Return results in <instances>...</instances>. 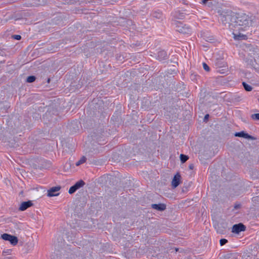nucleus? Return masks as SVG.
I'll return each mask as SVG.
<instances>
[{
	"mask_svg": "<svg viewBox=\"0 0 259 259\" xmlns=\"http://www.w3.org/2000/svg\"><path fill=\"white\" fill-rule=\"evenodd\" d=\"M235 136L238 137H242V138L247 139H251V140L254 139V138L253 137L249 135L247 133H245L243 131L238 132V133H236L235 134Z\"/></svg>",
	"mask_w": 259,
	"mask_h": 259,
	"instance_id": "obj_10",
	"label": "nucleus"
},
{
	"mask_svg": "<svg viewBox=\"0 0 259 259\" xmlns=\"http://www.w3.org/2000/svg\"><path fill=\"white\" fill-rule=\"evenodd\" d=\"M61 187L60 186L53 187L47 191V196L49 197L57 196L59 195L58 192Z\"/></svg>",
	"mask_w": 259,
	"mask_h": 259,
	"instance_id": "obj_4",
	"label": "nucleus"
},
{
	"mask_svg": "<svg viewBox=\"0 0 259 259\" xmlns=\"http://www.w3.org/2000/svg\"><path fill=\"white\" fill-rule=\"evenodd\" d=\"M12 252V249H7L6 250H4L3 251L2 254L3 255H10L11 254Z\"/></svg>",
	"mask_w": 259,
	"mask_h": 259,
	"instance_id": "obj_19",
	"label": "nucleus"
},
{
	"mask_svg": "<svg viewBox=\"0 0 259 259\" xmlns=\"http://www.w3.org/2000/svg\"><path fill=\"white\" fill-rule=\"evenodd\" d=\"M252 119L255 120H259V113L253 114L251 115Z\"/></svg>",
	"mask_w": 259,
	"mask_h": 259,
	"instance_id": "obj_18",
	"label": "nucleus"
},
{
	"mask_svg": "<svg viewBox=\"0 0 259 259\" xmlns=\"http://www.w3.org/2000/svg\"><path fill=\"white\" fill-rule=\"evenodd\" d=\"M190 28L184 24L180 22H178L177 24V30L180 33H188L190 31Z\"/></svg>",
	"mask_w": 259,
	"mask_h": 259,
	"instance_id": "obj_3",
	"label": "nucleus"
},
{
	"mask_svg": "<svg viewBox=\"0 0 259 259\" xmlns=\"http://www.w3.org/2000/svg\"><path fill=\"white\" fill-rule=\"evenodd\" d=\"M50 78H49V79H48V82H50Z\"/></svg>",
	"mask_w": 259,
	"mask_h": 259,
	"instance_id": "obj_27",
	"label": "nucleus"
},
{
	"mask_svg": "<svg viewBox=\"0 0 259 259\" xmlns=\"http://www.w3.org/2000/svg\"><path fill=\"white\" fill-rule=\"evenodd\" d=\"M151 207L159 211H163L166 209V205L164 203L152 204Z\"/></svg>",
	"mask_w": 259,
	"mask_h": 259,
	"instance_id": "obj_11",
	"label": "nucleus"
},
{
	"mask_svg": "<svg viewBox=\"0 0 259 259\" xmlns=\"http://www.w3.org/2000/svg\"><path fill=\"white\" fill-rule=\"evenodd\" d=\"M233 16L232 17L230 15H223L222 16V21L226 24L229 20H231L233 22Z\"/></svg>",
	"mask_w": 259,
	"mask_h": 259,
	"instance_id": "obj_12",
	"label": "nucleus"
},
{
	"mask_svg": "<svg viewBox=\"0 0 259 259\" xmlns=\"http://www.w3.org/2000/svg\"><path fill=\"white\" fill-rule=\"evenodd\" d=\"M36 77L34 76H29L27 78L26 81L27 82H33L35 81Z\"/></svg>",
	"mask_w": 259,
	"mask_h": 259,
	"instance_id": "obj_16",
	"label": "nucleus"
},
{
	"mask_svg": "<svg viewBox=\"0 0 259 259\" xmlns=\"http://www.w3.org/2000/svg\"><path fill=\"white\" fill-rule=\"evenodd\" d=\"M208 116H209V115H208V114H206V115H205V117H204L205 119L207 118Z\"/></svg>",
	"mask_w": 259,
	"mask_h": 259,
	"instance_id": "obj_25",
	"label": "nucleus"
},
{
	"mask_svg": "<svg viewBox=\"0 0 259 259\" xmlns=\"http://www.w3.org/2000/svg\"><path fill=\"white\" fill-rule=\"evenodd\" d=\"M246 227L242 223L236 224L233 226L232 229V232L238 234L241 231H244L245 230Z\"/></svg>",
	"mask_w": 259,
	"mask_h": 259,
	"instance_id": "obj_6",
	"label": "nucleus"
},
{
	"mask_svg": "<svg viewBox=\"0 0 259 259\" xmlns=\"http://www.w3.org/2000/svg\"><path fill=\"white\" fill-rule=\"evenodd\" d=\"M189 168H190V169H193V164H190V165H189Z\"/></svg>",
	"mask_w": 259,
	"mask_h": 259,
	"instance_id": "obj_24",
	"label": "nucleus"
},
{
	"mask_svg": "<svg viewBox=\"0 0 259 259\" xmlns=\"http://www.w3.org/2000/svg\"><path fill=\"white\" fill-rule=\"evenodd\" d=\"M13 37L17 40H20L21 38V36L19 35H15L13 36Z\"/></svg>",
	"mask_w": 259,
	"mask_h": 259,
	"instance_id": "obj_22",
	"label": "nucleus"
},
{
	"mask_svg": "<svg viewBox=\"0 0 259 259\" xmlns=\"http://www.w3.org/2000/svg\"><path fill=\"white\" fill-rule=\"evenodd\" d=\"M234 207H235V208L237 209L240 207V205L239 204L235 205Z\"/></svg>",
	"mask_w": 259,
	"mask_h": 259,
	"instance_id": "obj_23",
	"label": "nucleus"
},
{
	"mask_svg": "<svg viewBox=\"0 0 259 259\" xmlns=\"http://www.w3.org/2000/svg\"><path fill=\"white\" fill-rule=\"evenodd\" d=\"M181 161L182 163L185 162L188 159V157L184 154L180 155Z\"/></svg>",
	"mask_w": 259,
	"mask_h": 259,
	"instance_id": "obj_17",
	"label": "nucleus"
},
{
	"mask_svg": "<svg viewBox=\"0 0 259 259\" xmlns=\"http://www.w3.org/2000/svg\"><path fill=\"white\" fill-rule=\"evenodd\" d=\"M242 84H243V85L245 90L246 91H251L252 90V88L250 85L247 84V83H246L244 82H243Z\"/></svg>",
	"mask_w": 259,
	"mask_h": 259,
	"instance_id": "obj_15",
	"label": "nucleus"
},
{
	"mask_svg": "<svg viewBox=\"0 0 259 259\" xmlns=\"http://www.w3.org/2000/svg\"><path fill=\"white\" fill-rule=\"evenodd\" d=\"M237 30H234L233 34L234 35V38L236 40H242L246 39L247 38V36L246 35H244L239 31L237 32Z\"/></svg>",
	"mask_w": 259,
	"mask_h": 259,
	"instance_id": "obj_9",
	"label": "nucleus"
},
{
	"mask_svg": "<svg viewBox=\"0 0 259 259\" xmlns=\"http://www.w3.org/2000/svg\"><path fill=\"white\" fill-rule=\"evenodd\" d=\"M1 238L6 241H9L10 243L15 246L18 242V238L16 236H13L7 233H4L1 235Z\"/></svg>",
	"mask_w": 259,
	"mask_h": 259,
	"instance_id": "obj_2",
	"label": "nucleus"
},
{
	"mask_svg": "<svg viewBox=\"0 0 259 259\" xmlns=\"http://www.w3.org/2000/svg\"><path fill=\"white\" fill-rule=\"evenodd\" d=\"M238 29L239 31H240V30H243V28H242V27H239V28H238Z\"/></svg>",
	"mask_w": 259,
	"mask_h": 259,
	"instance_id": "obj_26",
	"label": "nucleus"
},
{
	"mask_svg": "<svg viewBox=\"0 0 259 259\" xmlns=\"http://www.w3.org/2000/svg\"><path fill=\"white\" fill-rule=\"evenodd\" d=\"M228 242V240L226 239H221L220 241V243L221 246L224 245Z\"/></svg>",
	"mask_w": 259,
	"mask_h": 259,
	"instance_id": "obj_21",
	"label": "nucleus"
},
{
	"mask_svg": "<svg viewBox=\"0 0 259 259\" xmlns=\"http://www.w3.org/2000/svg\"><path fill=\"white\" fill-rule=\"evenodd\" d=\"M181 179V176L179 172L177 173L175 175L171 181V186L173 188H176L180 184Z\"/></svg>",
	"mask_w": 259,
	"mask_h": 259,
	"instance_id": "obj_7",
	"label": "nucleus"
},
{
	"mask_svg": "<svg viewBox=\"0 0 259 259\" xmlns=\"http://www.w3.org/2000/svg\"><path fill=\"white\" fill-rule=\"evenodd\" d=\"M167 56L166 53L164 51H161L159 52L158 54V58L160 60L164 59Z\"/></svg>",
	"mask_w": 259,
	"mask_h": 259,
	"instance_id": "obj_13",
	"label": "nucleus"
},
{
	"mask_svg": "<svg viewBox=\"0 0 259 259\" xmlns=\"http://www.w3.org/2000/svg\"><path fill=\"white\" fill-rule=\"evenodd\" d=\"M251 24V21L247 15L246 14H238L233 16V23H231L230 26H232L231 29L233 27L236 28L237 26H244L246 27Z\"/></svg>",
	"mask_w": 259,
	"mask_h": 259,
	"instance_id": "obj_1",
	"label": "nucleus"
},
{
	"mask_svg": "<svg viewBox=\"0 0 259 259\" xmlns=\"http://www.w3.org/2000/svg\"><path fill=\"white\" fill-rule=\"evenodd\" d=\"M85 185V183L82 180L77 182L73 186H71L68 191V193L70 194L74 193L77 190L82 187Z\"/></svg>",
	"mask_w": 259,
	"mask_h": 259,
	"instance_id": "obj_5",
	"label": "nucleus"
},
{
	"mask_svg": "<svg viewBox=\"0 0 259 259\" xmlns=\"http://www.w3.org/2000/svg\"><path fill=\"white\" fill-rule=\"evenodd\" d=\"M203 69L206 71H207V72L209 71V70H210L209 67L205 63H203Z\"/></svg>",
	"mask_w": 259,
	"mask_h": 259,
	"instance_id": "obj_20",
	"label": "nucleus"
},
{
	"mask_svg": "<svg viewBox=\"0 0 259 259\" xmlns=\"http://www.w3.org/2000/svg\"><path fill=\"white\" fill-rule=\"evenodd\" d=\"M87 160V158L85 156H82L80 160H79L77 162H76L75 165L76 166H79V165L84 163Z\"/></svg>",
	"mask_w": 259,
	"mask_h": 259,
	"instance_id": "obj_14",
	"label": "nucleus"
},
{
	"mask_svg": "<svg viewBox=\"0 0 259 259\" xmlns=\"http://www.w3.org/2000/svg\"><path fill=\"white\" fill-rule=\"evenodd\" d=\"M32 205L33 203L31 201L29 200L28 201H24L20 204L18 209L20 211H24L28 208L32 206Z\"/></svg>",
	"mask_w": 259,
	"mask_h": 259,
	"instance_id": "obj_8",
	"label": "nucleus"
}]
</instances>
